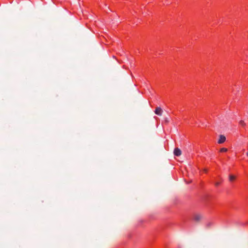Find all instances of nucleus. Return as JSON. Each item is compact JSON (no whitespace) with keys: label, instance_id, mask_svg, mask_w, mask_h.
<instances>
[{"label":"nucleus","instance_id":"5","mask_svg":"<svg viewBox=\"0 0 248 248\" xmlns=\"http://www.w3.org/2000/svg\"><path fill=\"white\" fill-rule=\"evenodd\" d=\"M235 176H234V175H230V176H229V180L231 181V182H233L235 180Z\"/></svg>","mask_w":248,"mask_h":248},{"label":"nucleus","instance_id":"7","mask_svg":"<svg viewBox=\"0 0 248 248\" xmlns=\"http://www.w3.org/2000/svg\"><path fill=\"white\" fill-rule=\"evenodd\" d=\"M228 151V149L226 148H222L220 149V152L225 153Z\"/></svg>","mask_w":248,"mask_h":248},{"label":"nucleus","instance_id":"4","mask_svg":"<svg viewBox=\"0 0 248 248\" xmlns=\"http://www.w3.org/2000/svg\"><path fill=\"white\" fill-rule=\"evenodd\" d=\"M201 218V216L200 215H195L193 217V219L196 221H198Z\"/></svg>","mask_w":248,"mask_h":248},{"label":"nucleus","instance_id":"1","mask_svg":"<svg viewBox=\"0 0 248 248\" xmlns=\"http://www.w3.org/2000/svg\"><path fill=\"white\" fill-rule=\"evenodd\" d=\"M162 112H163V110H162V108L160 107L156 108L155 110V113L156 115H159V116L162 115Z\"/></svg>","mask_w":248,"mask_h":248},{"label":"nucleus","instance_id":"10","mask_svg":"<svg viewBox=\"0 0 248 248\" xmlns=\"http://www.w3.org/2000/svg\"><path fill=\"white\" fill-rule=\"evenodd\" d=\"M247 155L248 156V152L247 153Z\"/></svg>","mask_w":248,"mask_h":248},{"label":"nucleus","instance_id":"8","mask_svg":"<svg viewBox=\"0 0 248 248\" xmlns=\"http://www.w3.org/2000/svg\"><path fill=\"white\" fill-rule=\"evenodd\" d=\"M203 172H204V173H206V172H207V170L206 169H204V170H203Z\"/></svg>","mask_w":248,"mask_h":248},{"label":"nucleus","instance_id":"6","mask_svg":"<svg viewBox=\"0 0 248 248\" xmlns=\"http://www.w3.org/2000/svg\"><path fill=\"white\" fill-rule=\"evenodd\" d=\"M239 125L242 127H244L246 125V123L243 120H241L239 122Z\"/></svg>","mask_w":248,"mask_h":248},{"label":"nucleus","instance_id":"9","mask_svg":"<svg viewBox=\"0 0 248 248\" xmlns=\"http://www.w3.org/2000/svg\"><path fill=\"white\" fill-rule=\"evenodd\" d=\"M219 185V183H218V182L216 183V185L217 186H218V185Z\"/></svg>","mask_w":248,"mask_h":248},{"label":"nucleus","instance_id":"2","mask_svg":"<svg viewBox=\"0 0 248 248\" xmlns=\"http://www.w3.org/2000/svg\"><path fill=\"white\" fill-rule=\"evenodd\" d=\"M173 153L175 156H179L181 155L182 152L180 149L178 148H176L174 150Z\"/></svg>","mask_w":248,"mask_h":248},{"label":"nucleus","instance_id":"3","mask_svg":"<svg viewBox=\"0 0 248 248\" xmlns=\"http://www.w3.org/2000/svg\"><path fill=\"white\" fill-rule=\"evenodd\" d=\"M226 140V138L223 135H220L217 141L218 143L221 144L224 143Z\"/></svg>","mask_w":248,"mask_h":248}]
</instances>
